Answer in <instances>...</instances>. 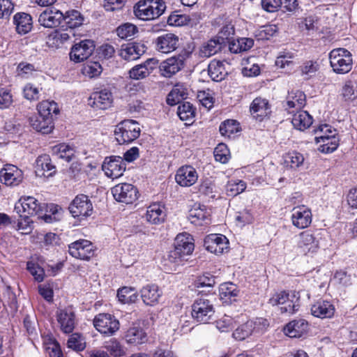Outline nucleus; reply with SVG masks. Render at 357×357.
Masks as SVG:
<instances>
[{
    "mask_svg": "<svg viewBox=\"0 0 357 357\" xmlns=\"http://www.w3.org/2000/svg\"><path fill=\"white\" fill-rule=\"evenodd\" d=\"M208 73L212 80L220 82L225 79L227 75L225 66L222 62L217 60H213L208 66Z\"/></svg>",
    "mask_w": 357,
    "mask_h": 357,
    "instance_id": "36",
    "label": "nucleus"
},
{
    "mask_svg": "<svg viewBox=\"0 0 357 357\" xmlns=\"http://www.w3.org/2000/svg\"><path fill=\"white\" fill-rule=\"evenodd\" d=\"M14 22L16 30L20 34H26L32 29V17L24 13H17L14 16Z\"/></svg>",
    "mask_w": 357,
    "mask_h": 357,
    "instance_id": "34",
    "label": "nucleus"
},
{
    "mask_svg": "<svg viewBox=\"0 0 357 357\" xmlns=\"http://www.w3.org/2000/svg\"><path fill=\"white\" fill-rule=\"evenodd\" d=\"M298 245L305 254L314 253L319 249V241L312 234L306 231L300 234Z\"/></svg>",
    "mask_w": 357,
    "mask_h": 357,
    "instance_id": "27",
    "label": "nucleus"
},
{
    "mask_svg": "<svg viewBox=\"0 0 357 357\" xmlns=\"http://www.w3.org/2000/svg\"><path fill=\"white\" fill-rule=\"evenodd\" d=\"M13 102V96L11 93L6 89H2L0 90V109L8 108Z\"/></svg>",
    "mask_w": 357,
    "mask_h": 357,
    "instance_id": "64",
    "label": "nucleus"
},
{
    "mask_svg": "<svg viewBox=\"0 0 357 357\" xmlns=\"http://www.w3.org/2000/svg\"><path fill=\"white\" fill-rule=\"evenodd\" d=\"M29 121L30 125L34 130L43 134L50 133L54 128L53 121L50 120L48 118L45 119L39 113L38 114L30 116Z\"/></svg>",
    "mask_w": 357,
    "mask_h": 357,
    "instance_id": "31",
    "label": "nucleus"
},
{
    "mask_svg": "<svg viewBox=\"0 0 357 357\" xmlns=\"http://www.w3.org/2000/svg\"><path fill=\"white\" fill-rule=\"evenodd\" d=\"M36 173L38 176L50 177L56 172V167L52 163L49 155L44 154L38 156L36 161Z\"/></svg>",
    "mask_w": 357,
    "mask_h": 357,
    "instance_id": "25",
    "label": "nucleus"
},
{
    "mask_svg": "<svg viewBox=\"0 0 357 357\" xmlns=\"http://www.w3.org/2000/svg\"><path fill=\"white\" fill-rule=\"evenodd\" d=\"M223 45L216 37L208 40L200 50V55L203 57H210L219 52Z\"/></svg>",
    "mask_w": 357,
    "mask_h": 357,
    "instance_id": "42",
    "label": "nucleus"
},
{
    "mask_svg": "<svg viewBox=\"0 0 357 357\" xmlns=\"http://www.w3.org/2000/svg\"><path fill=\"white\" fill-rule=\"evenodd\" d=\"M162 292L155 284H147L141 290V297L147 305H154L158 303Z\"/></svg>",
    "mask_w": 357,
    "mask_h": 357,
    "instance_id": "29",
    "label": "nucleus"
},
{
    "mask_svg": "<svg viewBox=\"0 0 357 357\" xmlns=\"http://www.w3.org/2000/svg\"><path fill=\"white\" fill-rule=\"evenodd\" d=\"M177 114L182 121H190L195 116V108L189 102L179 103Z\"/></svg>",
    "mask_w": 357,
    "mask_h": 357,
    "instance_id": "46",
    "label": "nucleus"
},
{
    "mask_svg": "<svg viewBox=\"0 0 357 357\" xmlns=\"http://www.w3.org/2000/svg\"><path fill=\"white\" fill-rule=\"evenodd\" d=\"M183 68L182 63L175 56L163 61L159 66L161 75L165 77H171Z\"/></svg>",
    "mask_w": 357,
    "mask_h": 357,
    "instance_id": "30",
    "label": "nucleus"
},
{
    "mask_svg": "<svg viewBox=\"0 0 357 357\" xmlns=\"http://www.w3.org/2000/svg\"><path fill=\"white\" fill-rule=\"evenodd\" d=\"M234 27L231 23L223 26L218 32L216 38L220 40V43H225L227 40L231 41L230 39L234 35Z\"/></svg>",
    "mask_w": 357,
    "mask_h": 357,
    "instance_id": "55",
    "label": "nucleus"
},
{
    "mask_svg": "<svg viewBox=\"0 0 357 357\" xmlns=\"http://www.w3.org/2000/svg\"><path fill=\"white\" fill-rule=\"evenodd\" d=\"M294 54L291 52H281L275 61V65L280 68H284L292 63Z\"/></svg>",
    "mask_w": 357,
    "mask_h": 357,
    "instance_id": "61",
    "label": "nucleus"
},
{
    "mask_svg": "<svg viewBox=\"0 0 357 357\" xmlns=\"http://www.w3.org/2000/svg\"><path fill=\"white\" fill-rule=\"evenodd\" d=\"M52 153L59 158L70 161L74 156L75 151L69 145L59 144L52 147Z\"/></svg>",
    "mask_w": 357,
    "mask_h": 357,
    "instance_id": "43",
    "label": "nucleus"
},
{
    "mask_svg": "<svg viewBox=\"0 0 357 357\" xmlns=\"http://www.w3.org/2000/svg\"><path fill=\"white\" fill-rule=\"evenodd\" d=\"M335 306L328 301L319 300L311 307V313L314 317L326 319L331 318L335 313Z\"/></svg>",
    "mask_w": 357,
    "mask_h": 357,
    "instance_id": "26",
    "label": "nucleus"
},
{
    "mask_svg": "<svg viewBox=\"0 0 357 357\" xmlns=\"http://www.w3.org/2000/svg\"><path fill=\"white\" fill-rule=\"evenodd\" d=\"M117 297L123 303H134L137 299V291L132 287H123L118 290Z\"/></svg>",
    "mask_w": 357,
    "mask_h": 357,
    "instance_id": "47",
    "label": "nucleus"
},
{
    "mask_svg": "<svg viewBox=\"0 0 357 357\" xmlns=\"http://www.w3.org/2000/svg\"><path fill=\"white\" fill-rule=\"evenodd\" d=\"M102 70L101 65L98 62H88L83 68V73L91 78L98 76Z\"/></svg>",
    "mask_w": 357,
    "mask_h": 357,
    "instance_id": "57",
    "label": "nucleus"
},
{
    "mask_svg": "<svg viewBox=\"0 0 357 357\" xmlns=\"http://www.w3.org/2000/svg\"><path fill=\"white\" fill-rule=\"evenodd\" d=\"M294 298H296V301L293 299L288 298L286 304H283L280 307V310L281 313H287L289 314H292L298 310L300 305L298 303V297H296L295 294L293 296Z\"/></svg>",
    "mask_w": 357,
    "mask_h": 357,
    "instance_id": "59",
    "label": "nucleus"
},
{
    "mask_svg": "<svg viewBox=\"0 0 357 357\" xmlns=\"http://www.w3.org/2000/svg\"><path fill=\"white\" fill-rule=\"evenodd\" d=\"M112 93L107 89L93 92L88 99V105L96 109H107L112 106Z\"/></svg>",
    "mask_w": 357,
    "mask_h": 357,
    "instance_id": "15",
    "label": "nucleus"
},
{
    "mask_svg": "<svg viewBox=\"0 0 357 357\" xmlns=\"http://www.w3.org/2000/svg\"><path fill=\"white\" fill-rule=\"evenodd\" d=\"M238 290L235 284L231 282L224 283L220 287V296L222 299L234 298L237 296Z\"/></svg>",
    "mask_w": 357,
    "mask_h": 357,
    "instance_id": "54",
    "label": "nucleus"
},
{
    "mask_svg": "<svg viewBox=\"0 0 357 357\" xmlns=\"http://www.w3.org/2000/svg\"><path fill=\"white\" fill-rule=\"evenodd\" d=\"M69 254L79 259L89 261L94 255L92 243L84 239L76 241L68 245Z\"/></svg>",
    "mask_w": 357,
    "mask_h": 357,
    "instance_id": "8",
    "label": "nucleus"
},
{
    "mask_svg": "<svg viewBox=\"0 0 357 357\" xmlns=\"http://www.w3.org/2000/svg\"><path fill=\"white\" fill-rule=\"evenodd\" d=\"M166 213L164 206L154 203L151 204L146 210L145 218L151 224L159 225L165 220Z\"/></svg>",
    "mask_w": 357,
    "mask_h": 357,
    "instance_id": "28",
    "label": "nucleus"
},
{
    "mask_svg": "<svg viewBox=\"0 0 357 357\" xmlns=\"http://www.w3.org/2000/svg\"><path fill=\"white\" fill-rule=\"evenodd\" d=\"M114 199L126 204H132L137 199V188L129 183L118 184L112 188Z\"/></svg>",
    "mask_w": 357,
    "mask_h": 357,
    "instance_id": "9",
    "label": "nucleus"
},
{
    "mask_svg": "<svg viewBox=\"0 0 357 357\" xmlns=\"http://www.w3.org/2000/svg\"><path fill=\"white\" fill-rule=\"evenodd\" d=\"M158 64V60L155 58L146 59L144 63L136 65L129 70V77L132 79H142L148 77Z\"/></svg>",
    "mask_w": 357,
    "mask_h": 357,
    "instance_id": "18",
    "label": "nucleus"
},
{
    "mask_svg": "<svg viewBox=\"0 0 357 357\" xmlns=\"http://www.w3.org/2000/svg\"><path fill=\"white\" fill-rule=\"evenodd\" d=\"M303 155L296 151H292L287 153L284 156V163L287 167L291 169H297L304 163Z\"/></svg>",
    "mask_w": 357,
    "mask_h": 357,
    "instance_id": "48",
    "label": "nucleus"
},
{
    "mask_svg": "<svg viewBox=\"0 0 357 357\" xmlns=\"http://www.w3.org/2000/svg\"><path fill=\"white\" fill-rule=\"evenodd\" d=\"M37 109L38 113L44 116L45 119H49L50 120H52V114H56L59 112V107L54 101H49L44 100L40 102L38 106Z\"/></svg>",
    "mask_w": 357,
    "mask_h": 357,
    "instance_id": "40",
    "label": "nucleus"
},
{
    "mask_svg": "<svg viewBox=\"0 0 357 357\" xmlns=\"http://www.w3.org/2000/svg\"><path fill=\"white\" fill-rule=\"evenodd\" d=\"M56 320L64 333H70L75 326V314L72 307H68L56 311Z\"/></svg>",
    "mask_w": 357,
    "mask_h": 357,
    "instance_id": "16",
    "label": "nucleus"
},
{
    "mask_svg": "<svg viewBox=\"0 0 357 357\" xmlns=\"http://www.w3.org/2000/svg\"><path fill=\"white\" fill-rule=\"evenodd\" d=\"M0 176L3 183L10 186L18 185L23 180L22 172L11 165L1 170Z\"/></svg>",
    "mask_w": 357,
    "mask_h": 357,
    "instance_id": "23",
    "label": "nucleus"
},
{
    "mask_svg": "<svg viewBox=\"0 0 357 357\" xmlns=\"http://www.w3.org/2000/svg\"><path fill=\"white\" fill-rule=\"evenodd\" d=\"M246 188V183L241 180H231L226 186L228 196L235 197L243 192Z\"/></svg>",
    "mask_w": 357,
    "mask_h": 357,
    "instance_id": "52",
    "label": "nucleus"
},
{
    "mask_svg": "<svg viewBox=\"0 0 357 357\" xmlns=\"http://www.w3.org/2000/svg\"><path fill=\"white\" fill-rule=\"evenodd\" d=\"M140 132L139 125L136 121L124 120L116 126L115 139L119 144H128L137 139Z\"/></svg>",
    "mask_w": 357,
    "mask_h": 357,
    "instance_id": "3",
    "label": "nucleus"
},
{
    "mask_svg": "<svg viewBox=\"0 0 357 357\" xmlns=\"http://www.w3.org/2000/svg\"><path fill=\"white\" fill-rule=\"evenodd\" d=\"M93 326L101 334L112 335L119 329V322L114 316L107 313L97 314L93 319Z\"/></svg>",
    "mask_w": 357,
    "mask_h": 357,
    "instance_id": "6",
    "label": "nucleus"
},
{
    "mask_svg": "<svg viewBox=\"0 0 357 357\" xmlns=\"http://www.w3.org/2000/svg\"><path fill=\"white\" fill-rule=\"evenodd\" d=\"M269 326L267 319L257 317L239 326L233 333V337L238 340H243L252 335L261 334Z\"/></svg>",
    "mask_w": 357,
    "mask_h": 357,
    "instance_id": "4",
    "label": "nucleus"
},
{
    "mask_svg": "<svg viewBox=\"0 0 357 357\" xmlns=\"http://www.w3.org/2000/svg\"><path fill=\"white\" fill-rule=\"evenodd\" d=\"M308 329V322L304 319H298L289 322L284 328V333L289 337L300 338L307 334Z\"/></svg>",
    "mask_w": 357,
    "mask_h": 357,
    "instance_id": "22",
    "label": "nucleus"
},
{
    "mask_svg": "<svg viewBox=\"0 0 357 357\" xmlns=\"http://www.w3.org/2000/svg\"><path fill=\"white\" fill-rule=\"evenodd\" d=\"M216 327L220 332H228L234 327V320L231 317L225 315L216 321Z\"/></svg>",
    "mask_w": 357,
    "mask_h": 357,
    "instance_id": "63",
    "label": "nucleus"
},
{
    "mask_svg": "<svg viewBox=\"0 0 357 357\" xmlns=\"http://www.w3.org/2000/svg\"><path fill=\"white\" fill-rule=\"evenodd\" d=\"M198 179L196 169L190 165H184L178 168L175 175L176 182L182 187H190Z\"/></svg>",
    "mask_w": 357,
    "mask_h": 357,
    "instance_id": "19",
    "label": "nucleus"
},
{
    "mask_svg": "<svg viewBox=\"0 0 357 357\" xmlns=\"http://www.w3.org/2000/svg\"><path fill=\"white\" fill-rule=\"evenodd\" d=\"M194 243L192 236L183 232L178 234L175 238L174 248L168 252L165 261L174 266L183 264L185 257L194 250Z\"/></svg>",
    "mask_w": 357,
    "mask_h": 357,
    "instance_id": "1",
    "label": "nucleus"
},
{
    "mask_svg": "<svg viewBox=\"0 0 357 357\" xmlns=\"http://www.w3.org/2000/svg\"><path fill=\"white\" fill-rule=\"evenodd\" d=\"M292 225L300 229L307 228L312 220L311 210L304 205L294 207L291 211Z\"/></svg>",
    "mask_w": 357,
    "mask_h": 357,
    "instance_id": "13",
    "label": "nucleus"
},
{
    "mask_svg": "<svg viewBox=\"0 0 357 357\" xmlns=\"http://www.w3.org/2000/svg\"><path fill=\"white\" fill-rule=\"evenodd\" d=\"M289 298V295L284 291H281L274 294L268 300V303L273 306L286 304Z\"/></svg>",
    "mask_w": 357,
    "mask_h": 357,
    "instance_id": "62",
    "label": "nucleus"
},
{
    "mask_svg": "<svg viewBox=\"0 0 357 357\" xmlns=\"http://www.w3.org/2000/svg\"><path fill=\"white\" fill-rule=\"evenodd\" d=\"M208 213L202 208H193L190 210L188 219L190 222L195 225H203L208 221Z\"/></svg>",
    "mask_w": 357,
    "mask_h": 357,
    "instance_id": "44",
    "label": "nucleus"
},
{
    "mask_svg": "<svg viewBox=\"0 0 357 357\" xmlns=\"http://www.w3.org/2000/svg\"><path fill=\"white\" fill-rule=\"evenodd\" d=\"M292 114L291 123L295 128L304 130L312 125V117L306 111L301 109Z\"/></svg>",
    "mask_w": 357,
    "mask_h": 357,
    "instance_id": "33",
    "label": "nucleus"
},
{
    "mask_svg": "<svg viewBox=\"0 0 357 357\" xmlns=\"http://www.w3.org/2000/svg\"><path fill=\"white\" fill-rule=\"evenodd\" d=\"M254 45V40L250 38H241L229 42V50L232 53H240L249 50Z\"/></svg>",
    "mask_w": 357,
    "mask_h": 357,
    "instance_id": "38",
    "label": "nucleus"
},
{
    "mask_svg": "<svg viewBox=\"0 0 357 357\" xmlns=\"http://www.w3.org/2000/svg\"><path fill=\"white\" fill-rule=\"evenodd\" d=\"M69 211L74 218L82 219L90 216L93 213V205L88 196L80 194L77 195L70 203Z\"/></svg>",
    "mask_w": 357,
    "mask_h": 357,
    "instance_id": "7",
    "label": "nucleus"
},
{
    "mask_svg": "<svg viewBox=\"0 0 357 357\" xmlns=\"http://www.w3.org/2000/svg\"><path fill=\"white\" fill-rule=\"evenodd\" d=\"M102 168L107 177L114 179L123 174L126 170V162L121 157L113 156L109 160L105 158Z\"/></svg>",
    "mask_w": 357,
    "mask_h": 357,
    "instance_id": "14",
    "label": "nucleus"
},
{
    "mask_svg": "<svg viewBox=\"0 0 357 357\" xmlns=\"http://www.w3.org/2000/svg\"><path fill=\"white\" fill-rule=\"evenodd\" d=\"M21 218L17 222V229L20 230L22 234H26L31 231L33 220H31L29 215L26 214H19Z\"/></svg>",
    "mask_w": 357,
    "mask_h": 357,
    "instance_id": "56",
    "label": "nucleus"
},
{
    "mask_svg": "<svg viewBox=\"0 0 357 357\" xmlns=\"http://www.w3.org/2000/svg\"><path fill=\"white\" fill-rule=\"evenodd\" d=\"M214 313L213 305L207 298H197L192 305V317L197 322L208 323L213 317Z\"/></svg>",
    "mask_w": 357,
    "mask_h": 357,
    "instance_id": "5",
    "label": "nucleus"
},
{
    "mask_svg": "<svg viewBox=\"0 0 357 357\" xmlns=\"http://www.w3.org/2000/svg\"><path fill=\"white\" fill-rule=\"evenodd\" d=\"M188 96V90L182 84H176L168 94L167 102L169 105H175L181 103V101Z\"/></svg>",
    "mask_w": 357,
    "mask_h": 357,
    "instance_id": "37",
    "label": "nucleus"
},
{
    "mask_svg": "<svg viewBox=\"0 0 357 357\" xmlns=\"http://www.w3.org/2000/svg\"><path fill=\"white\" fill-rule=\"evenodd\" d=\"M239 124L235 120L228 119L222 122L219 128L222 136L231 137L232 135L239 131Z\"/></svg>",
    "mask_w": 357,
    "mask_h": 357,
    "instance_id": "50",
    "label": "nucleus"
},
{
    "mask_svg": "<svg viewBox=\"0 0 357 357\" xmlns=\"http://www.w3.org/2000/svg\"><path fill=\"white\" fill-rule=\"evenodd\" d=\"M204 245L208 251L215 255H221L229 250L228 239L225 236L218 234L208 235Z\"/></svg>",
    "mask_w": 357,
    "mask_h": 357,
    "instance_id": "12",
    "label": "nucleus"
},
{
    "mask_svg": "<svg viewBox=\"0 0 357 357\" xmlns=\"http://www.w3.org/2000/svg\"><path fill=\"white\" fill-rule=\"evenodd\" d=\"M63 20L65 21L69 29H73L83 24L84 18L81 13L75 10L68 11L63 15Z\"/></svg>",
    "mask_w": 357,
    "mask_h": 357,
    "instance_id": "45",
    "label": "nucleus"
},
{
    "mask_svg": "<svg viewBox=\"0 0 357 357\" xmlns=\"http://www.w3.org/2000/svg\"><path fill=\"white\" fill-rule=\"evenodd\" d=\"M329 59L331 66L337 74H345L352 69V54L347 49H333L329 53Z\"/></svg>",
    "mask_w": 357,
    "mask_h": 357,
    "instance_id": "2",
    "label": "nucleus"
},
{
    "mask_svg": "<svg viewBox=\"0 0 357 357\" xmlns=\"http://www.w3.org/2000/svg\"><path fill=\"white\" fill-rule=\"evenodd\" d=\"M178 36L172 33H167L157 38L155 48L161 53L168 54L178 47Z\"/></svg>",
    "mask_w": 357,
    "mask_h": 357,
    "instance_id": "20",
    "label": "nucleus"
},
{
    "mask_svg": "<svg viewBox=\"0 0 357 357\" xmlns=\"http://www.w3.org/2000/svg\"><path fill=\"white\" fill-rule=\"evenodd\" d=\"M147 50L146 45L141 43H130L121 46L119 55L126 61H135L143 55Z\"/></svg>",
    "mask_w": 357,
    "mask_h": 357,
    "instance_id": "17",
    "label": "nucleus"
},
{
    "mask_svg": "<svg viewBox=\"0 0 357 357\" xmlns=\"http://www.w3.org/2000/svg\"><path fill=\"white\" fill-rule=\"evenodd\" d=\"M137 32L138 28L131 23H125L116 29V33L121 39L130 40Z\"/></svg>",
    "mask_w": 357,
    "mask_h": 357,
    "instance_id": "49",
    "label": "nucleus"
},
{
    "mask_svg": "<svg viewBox=\"0 0 357 357\" xmlns=\"http://www.w3.org/2000/svg\"><path fill=\"white\" fill-rule=\"evenodd\" d=\"M306 97L303 92L296 90L289 92L286 98V109L289 114L301 110L305 105Z\"/></svg>",
    "mask_w": 357,
    "mask_h": 357,
    "instance_id": "24",
    "label": "nucleus"
},
{
    "mask_svg": "<svg viewBox=\"0 0 357 357\" xmlns=\"http://www.w3.org/2000/svg\"><path fill=\"white\" fill-rule=\"evenodd\" d=\"M126 338L130 344H143L146 341V335L142 328L132 327L126 332Z\"/></svg>",
    "mask_w": 357,
    "mask_h": 357,
    "instance_id": "41",
    "label": "nucleus"
},
{
    "mask_svg": "<svg viewBox=\"0 0 357 357\" xmlns=\"http://www.w3.org/2000/svg\"><path fill=\"white\" fill-rule=\"evenodd\" d=\"M63 14L54 8H47L40 13L38 22L46 28H53L59 26L63 20Z\"/></svg>",
    "mask_w": 357,
    "mask_h": 357,
    "instance_id": "21",
    "label": "nucleus"
},
{
    "mask_svg": "<svg viewBox=\"0 0 357 357\" xmlns=\"http://www.w3.org/2000/svg\"><path fill=\"white\" fill-rule=\"evenodd\" d=\"M40 90L33 84H26L23 89L24 97L29 100H37L39 98Z\"/></svg>",
    "mask_w": 357,
    "mask_h": 357,
    "instance_id": "60",
    "label": "nucleus"
},
{
    "mask_svg": "<svg viewBox=\"0 0 357 357\" xmlns=\"http://www.w3.org/2000/svg\"><path fill=\"white\" fill-rule=\"evenodd\" d=\"M250 110L255 117H264L268 115L270 110L268 101L260 97L256 98L252 102Z\"/></svg>",
    "mask_w": 357,
    "mask_h": 357,
    "instance_id": "35",
    "label": "nucleus"
},
{
    "mask_svg": "<svg viewBox=\"0 0 357 357\" xmlns=\"http://www.w3.org/2000/svg\"><path fill=\"white\" fill-rule=\"evenodd\" d=\"M149 1L139 0L133 7V13L135 17L141 20H152L150 13Z\"/></svg>",
    "mask_w": 357,
    "mask_h": 357,
    "instance_id": "39",
    "label": "nucleus"
},
{
    "mask_svg": "<svg viewBox=\"0 0 357 357\" xmlns=\"http://www.w3.org/2000/svg\"><path fill=\"white\" fill-rule=\"evenodd\" d=\"M45 204L42 206L33 197H21L15 206V211L20 214L28 215H39L43 211Z\"/></svg>",
    "mask_w": 357,
    "mask_h": 357,
    "instance_id": "11",
    "label": "nucleus"
},
{
    "mask_svg": "<svg viewBox=\"0 0 357 357\" xmlns=\"http://www.w3.org/2000/svg\"><path fill=\"white\" fill-rule=\"evenodd\" d=\"M315 140L317 143H322L318 149L324 153L333 152L339 145V139L335 135H318L315 137Z\"/></svg>",
    "mask_w": 357,
    "mask_h": 357,
    "instance_id": "32",
    "label": "nucleus"
},
{
    "mask_svg": "<svg viewBox=\"0 0 357 357\" xmlns=\"http://www.w3.org/2000/svg\"><path fill=\"white\" fill-rule=\"evenodd\" d=\"M105 348L106 351L114 357H121L126 355L124 347L116 339H111L106 342Z\"/></svg>",
    "mask_w": 357,
    "mask_h": 357,
    "instance_id": "51",
    "label": "nucleus"
},
{
    "mask_svg": "<svg viewBox=\"0 0 357 357\" xmlns=\"http://www.w3.org/2000/svg\"><path fill=\"white\" fill-rule=\"evenodd\" d=\"M214 156L217 161L221 163H226L228 162L230 155L229 150L224 144H220L214 150Z\"/></svg>",
    "mask_w": 357,
    "mask_h": 357,
    "instance_id": "58",
    "label": "nucleus"
},
{
    "mask_svg": "<svg viewBox=\"0 0 357 357\" xmlns=\"http://www.w3.org/2000/svg\"><path fill=\"white\" fill-rule=\"evenodd\" d=\"M67 347L75 351H82L86 347L84 338L79 333H73L68 337Z\"/></svg>",
    "mask_w": 357,
    "mask_h": 357,
    "instance_id": "53",
    "label": "nucleus"
},
{
    "mask_svg": "<svg viewBox=\"0 0 357 357\" xmlns=\"http://www.w3.org/2000/svg\"><path fill=\"white\" fill-rule=\"evenodd\" d=\"M95 49L93 41L84 40L75 43L71 48L70 59L75 63H80L87 59L93 53Z\"/></svg>",
    "mask_w": 357,
    "mask_h": 357,
    "instance_id": "10",
    "label": "nucleus"
}]
</instances>
